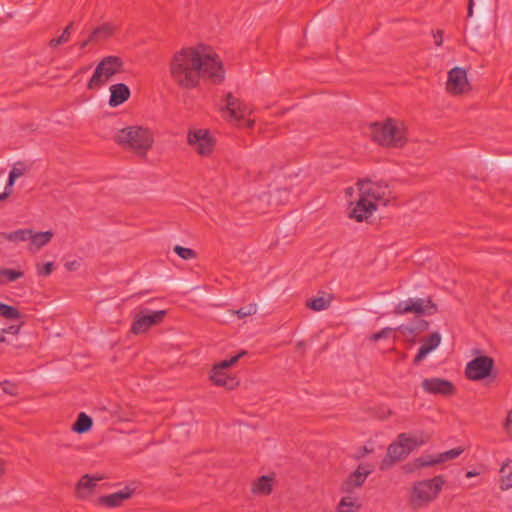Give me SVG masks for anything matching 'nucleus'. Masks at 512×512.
I'll list each match as a JSON object with an SVG mask.
<instances>
[{
	"label": "nucleus",
	"instance_id": "obj_1",
	"mask_svg": "<svg viewBox=\"0 0 512 512\" xmlns=\"http://www.w3.org/2000/svg\"><path fill=\"white\" fill-rule=\"evenodd\" d=\"M172 80L182 89L196 88L201 78H207L213 84L225 79V70L216 53L205 54L199 48H183L176 52L170 62Z\"/></svg>",
	"mask_w": 512,
	"mask_h": 512
},
{
	"label": "nucleus",
	"instance_id": "obj_2",
	"mask_svg": "<svg viewBox=\"0 0 512 512\" xmlns=\"http://www.w3.org/2000/svg\"><path fill=\"white\" fill-rule=\"evenodd\" d=\"M371 138L377 144L384 147L401 148L406 144V130L398 125L395 120L388 118L385 122H373L370 124Z\"/></svg>",
	"mask_w": 512,
	"mask_h": 512
},
{
	"label": "nucleus",
	"instance_id": "obj_3",
	"mask_svg": "<svg viewBox=\"0 0 512 512\" xmlns=\"http://www.w3.org/2000/svg\"><path fill=\"white\" fill-rule=\"evenodd\" d=\"M428 436L418 439L410 437L407 433H400L396 440L387 448V453L382 459L379 469L388 470L395 463L405 459L415 448L424 445L428 441Z\"/></svg>",
	"mask_w": 512,
	"mask_h": 512
},
{
	"label": "nucleus",
	"instance_id": "obj_4",
	"mask_svg": "<svg viewBox=\"0 0 512 512\" xmlns=\"http://www.w3.org/2000/svg\"><path fill=\"white\" fill-rule=\"evenodd\" d=\"M114 140L124 149L133 150L141 156L146 155L153 144L151 132L140 126H129L119 130L114 136Z\"/></svg>",
	"mask_w": 512,
	"mask_h": 512
},
{
	"label": "nucleus",
	"instance_id": "obj_5",
	"mask_svg": "<svg viewBox=\"0 0 512 512\" xmlns=\"http://www.w3.org/2000/svg\"><path fill=\"white\" fill-rule=\"evenodd\" d=\"M370 180H359V190L361 192L360 198L357 200L355 207L349 214V217L355 219L357 222H362L367 220L377 209V205L374 201L368 199V197L373 198L374 200H380L382 198L381 194L378 192V188H364V184H369Z\"/></svg>",
	"mask_w": 512,
	"mask_h": 512
},
{
	"label": "nucleus",
	"instance_id": "obj_6",
	"mask_svg": "<svg viewBox=\"0 0 512 512\" xmlns=\"http://www.w3.org/2000/svg\"><path fill=\"white\" fill-rule=\"evenodd\" d=\"M445 482L442 475L416 482L411 491V502L414 508L426 505L436 499Z\"/></svg>",
	"mask_w": 512,
	"mask_h": 512
},
{
	"label": "nucleus",
	"instance_id": "obj_7",
	"mask_svg": "<svg viewBox=\"0 0 512 512\" xmlns=\"http://www.w3.org/2000/svg\"><path fill=\"white\" fill-rule=\"evenodd\" d=\"M393 312L396 315L413 313L417 316H431L438 312V306L430 297L408 298L397 303Z\"/></svg>",
	"mask_w": 512,
	"mask_h": 512
},
{
	"label": "nucleus",
	"instance_id": "obj_8",
	"mask_svg": "<svg viewBox=\"0 0 512 512\" xmlns=\"http://www.w3.org/2000/svg\"><path fill=\"white\" fill-rule=\"evenodd\" d=\"M494 359L487 355L477 356L469 361L465 368V376L472 381L496 378Z\"/></svg>",
	"mask_w": 512,
	"mask_h": 512
},
{
	"label": "nucleus",
	"instance_id": "obj_9",
	"mask_svg": "<svg viewBox=\"0 0 512 512\" xmlns=\"http://www.w3.org/2000/svg\"><path fill=\"white\" fill-rule=\"evenodd\" d=\"M166 315V310L152 311L148 308H141L134 317L130 331L135 335L145 333L152 326L162 323Z\"/></svg>",
	"mask_w": 512,
	"mask_h": 512
},
{
	"label": "nucleus",
	"instance_id": "obj_10",
	"mask_svg": "<svg viewBox=\"0 0 512 512\" xmlns=\"http://www.w3.org/2000/svg\"><path fill=\"white\" fill-rule=\"evenodd\" d=\"M187 142L195 146L200 155H209L214 148L215 141L207 129L190 130L187 136Z\"/></svg>",
	"mask_w": 512,
	"mask_h": 512
},
{
	"label": "nucleus",
	"instance_id": "obj_11",
	"mask_svg": "<svg viewBox=\"0 0 512 512\" xmlns=\"http://www.w3.org/2000/svg\"><path fill=\"white\" fill-rule=\"evenodd\" d=\"M225 105L220 107V111L227 113L234 120H241L247 114L251 113L249 107L239 98L235 97L231 92L225 95Z\"/></svg>",
	"mask_w": 512,
	"mask_h": 512
},
{
	"label": "nucleus",
	"instance_id": "obj_12",
	"mask_svg": "<svg viewBox=\"0 0 512 512\" xmlns=\"http://www.w3.org/2000/svg\"><path fill=\"white\" fill-rule=\"evenodd\" d=\"M469 85L467 73L464 68L454 67L448 72L446 89L453 95H459L465 92Z\"/></svg>",
	"mask_w": 512,
	"mask_h": 512
},
{
	"label": "nucleus",
	"instance_id": "obj_13",
	"mask_svg": "<svg viewBox=\"0 0 512 512\" xmlns=\"http://www.w3.org/2000/svg\"><path fill=\"white\" fill-rule=\"evenodd\" d=\"M423 390L430 394L450 396L455 393V387L449 380L442 378H426L421 384Z\"/></svg>",
	"mask_w": 512,
	"mask_h": 512
},
{
	"label": "nucleus",
	"instance_id": "obj_14",
	"mask_svg": "<svg viewBox=\"0 0 512 512\" xmlns=\"http://www.w3.org/2000/svg\"><path fill=\"white\" fill-rule=\"evenodd\" d=\"M372 470L363 465H359L358 468L351 473L342 484V491L346 493H352L355 488L361 487L366 478L371 474Z\"/></svg>",
	"mask_w": 512,
	"mask_h": 512
},
{
	"label": "nucleus",
	"instance_id": "obj_15",
	"mask_svg": "<svg viewBox=\"0 0 512 512\" xmlns=\"http://www.w3.org/2000/svg\"><path fill=\"white\" fill-rule=\"evenodd\" d=\"M132 493L133 490L129 487H125L121 491L99 497L98 504L109 508L119 507L125 500L132 496Z\"/></svg>",
	"mask_w": 512,
	"mask_h": 512
},
{
	"label": "nucleus",
	"instance_id": "obj_16",
	"mask_svg": "<svg viewBox=\"0 0 512 512\" xmlns=\"http://www.w3.org/2000/svg\"><path fill=\"white\" fill-rule=\"evenodd\" d=\"M131 95L129 87L124 83H117L110 86L109 106L117 107L126 102Z\"/></svg>",
	"mask_w": 512,
	"mask_h": 512
},
{
	"label": "nucleus",
	"instance_id": "obj_17",
	"mask_svg": "<svg viewBox=\"0 0 512 512\" xmlns=\"http://www.w3.org/2000/svg\"><path fill=\"white\" fill-rule=\"evenodd\" d=\"M100 62H105V66L102 69V72L105 74V79H110L123 70V61L118 56H107Z\"/></svg>",
	"mask_w": 512,
	"mask_h": 512
},
{
	"label": "nucleus",
	"instance_id": "obj_18",
	"mask_svg": "<svg viewBox=\"0 0 512 512\" xmlns=\"http://www.w3.org/2000/svg\"><path fill=\"white\" fill-rule=\"evenodd\" d=\"M210 378L217 386H222L229 390L233 389L238 384L235 378L229 377L224 371L219 369L213 368Z\"/></svg>",
	"mask_w": 512,
	"mask_h": 512
},
{
	"label": "nucleus",
	"instance_id": "obj_19",
	"mask_svg": "<svg viewBox=\"0 0 512 512\" xmlns=\"http://www.w3.org/2000/svg\"><path fill=\"white\" fill-rule=\"evenodd\" d=\"M437 455H423L418 458H415L412 463L406 465V472L412 473L421 468H426L429 466L437 465Z\"/></svg>",
	"mask_w": 512,
	"mask_h": 512
},
{
	"label": "nucleus",
	"instance_id": "obj_20",
	"mask_svg": "<svg viewBox=\"0 0 512 512\" xmlns=\"http://www.w3.org/2000/svg\"><path fill=\"white\" fill-rule=\"evenodd\" d=\"M105 62H99L95 68V71L87 83V89L96 90L103 86L108 79H105V74L102 72Z\"/></svg>",
	"mask_w": 512,
	"mask_h": 512
},
{
	"label": "nucleus",
	"instance_id": "obj_21",
	"mask_svg": "<svg viewBox=\"0 0 512 512\" xmlns=\"http://www.w3.org/2000/svg\"><path fill=\"white\" fill-rule=\"evenodd\" d=\"M93 425V420L86 413L78 414L76 421L72 425V430L76 433L83 434L88 432Z\"/></svg>",
	"mask_w": 512,
	"mask_h": 512
},
{
	"label": "nucleus",
	"instance_id": "obj_22",
	"mask_svg": "<svg viewBox=\"0 0 512 512\" xmlns=\"http://www.w3.org/2000/svg\"><path fill=\"white\" fill-rule=\"evenodd\" d=\"M511 460H506L500 468V490L506 491L512 488V468H510Z\"/></svg>",
	"mask_w": 512,
	"mask_h": 512
},
{
	"label": "nucleus",
	"instance_id": "obj_23",
	"mask_svg": "<svg viewBox=\"0 0 512 512\" xmlns=\"http://www.w3.org/2000/svg\"><path fill=\"white\" fill-rule=\"evenodd\" d=\"M32 236L31 229H19L10 233L0 232V237L11 242H24L30 240Z\"/></svg>",
	"mask_w": 512,
	"mask_h": 512
},
{
	"label": "nucleus",
	"instance_id": "obj_24",
	"mask_svg": "<svg viewBox=\"0 0 512 512\" xmlns=\"http://www.w3.org/2000/svg\"><path fill=\"white\" fill-rule=\"evenodd\" d=\"M114 32V27L109 23H103L102 25L96 27L93 29V31L90 33L91 39H94L95 42L97 41H104L111 37Z\"/></svg>",
	"mask_w": 512,
	"mask_h": 512
},
{
	"label": "nucleus",
	"instance_id": "obj_25",
	"mask_svg": "<svg viewBox=\"0 0 512 512\" xmlns=\"http://www.w3.org/2000/svg\"><path fill=\"white\" fill-rule=\"evenodd\" d=\"M272 481L273 478L267 475L259 477L253 485V492L269 495L272 491Z\"/></svg>",
	"mask_w": 512,
	"mask_h": 512
},
{
	"label": "nucleus",
	"instance_id": "obj_26",
	"mask_svg": "<svg viewBox=\"0 0 512 512\" xmlns=\"http://www.w3.org/2000/svg\"><path fill=\"white\" fill-rule=\"evenodd\" d=\"M332 295L329 294L327 298L319 296L313 299H309L306 302V306L313 311H322L330 306Z\"/></svg>",
	"mask_w": 512,
	"mask_h": 512
},
{
	"label": "nucleus",
	"instance_id": "obj_27",
	"mask_svg": "<svg viewBox=\"0 0 512 512\" xmlns=\"http://www.w3.org/2000/svg\"><path fill=\"white\" fill-rule=\"evenodd\" d=\"M429 328V322L425 319H418L416 320L413 325H401L397 328V330L402 332H407L411 335L416 334L417 332H424L428 330Z\"/></svg>",
	"mask_w": 512,
	"mask_h": 512
},
{
	"label": "nucleus",
	"instance_id": "obj_28",
	"mask_svg": "<svg viewBox=\"0 0 512 512\" xmlns=\"http://www.w3.org/2000/svg\"><path fill=\"white\" fill-rule=\"evenodd\" d=\"M53 237L52 231H44V232H37L33 233L30 238L31 244L34 245L37 249L47 245Z\"/></svg>",
	"mask_w": 512,
	"mask_h": 512
},
{
	"label": "nucleus",
	"instance_id": "obj_29",
	"mask_svg": "<svg viewBox=\"0 0 512 512\" xmlns=\"http://www.w3.org/2000/svg\"><path fill=\"white\" fill-rule=\"evenodd\" d=\"M24 276V273L20 270H14L9 268L0 269V284L4 285L8 282H14Z\"/></svg>",
	"mask_w": 512,
	"mask_h": 512
},
{
	"label": "nucleus",
	"instance_id": "obj_30",
	"mask_svg": "<svg viewBox=\"0 0 512 512\" xmlns=\"http://www.w3.org/2000/svg\"><path fill=\"white\" fill-rule=\"evenodd\" d=\"M0 316L7 320H19L23 317L21 312L14 306L0 302Z\"/></svg>",
	"mask_w": 512,
	"mask_h": 512
},
{
	"label": "nucleus",
	"instance_id": "obj_31",
	"mask_svg": "<svg viewBox=\"0 0 512 512\" xmlns=\"http://www.w3.org/2000/svg\"><path fill=\"white\" fill-rule=\"evenodd\" d=\"M360 505L351 497H343L337 507V512H357Z\"/></svg>",
	"mask_w": 512,
	"mask_h": 512
},
{
	"label": "nucleus",
	"instance_id": "obj_32",
	"mask_svg": "<svg viewBox=\"0 0 512 512\" xmlns=\"http://www.w3.org/2000/svg\"><path fill=\"white\" fill-rule=\"evenodd\" d=\"M244 355H247L246 350L240 351L238 354L230 357L229 359L220 361L219 363L215 364L213 367H214V369H219V370L223 371V370L233 366L234 364H236L239 361V359H241Z\"/></svg>",
	"mask_w": 512,
	"mask_h": 512
},
{
	"label": "nucleus",
	"instance_id": "obj_33",
	"mask_svg": "<svg viewBox=\"0 0 512 512\" xmlns=\"http://www.w3.org/2000/svg\"><path fill=\"white\" fill-rule=\"evenodd\" d=\"M464 452V448L456 447L451 450L437 454L438 464L444 463L448 460H453L459 457Z\"/></svg>",
	"mask_w": 512,
	"mask_h": 512
},
{
	"label": "nucleus",
	"instance_id": "obj_34",
	"mask_svg": "<svg viewBox=\"0 0 512 512\" xmlns=\"http://www.w3.org/2000/svg\"><path fill=\"white\" fill-rule=\"evenodd\" d=\"M96 480L97 479L90 477L88 474H85L84 476L81 477L77 484L78 492L80 493L81 490H87L89 492L92 491L93 488L96 486Z\"/></svg>",
	"mask_w": 512,
	"mask_h": 512
},
{
	"label": "nucleus",
	"instance_id": "obj_35",
	"mask_svg": "<svg viewBox=\"0 0 512 512\" xmlns=\"http://www.w3.org/2000/svg\"><path fill=\"white\" fill-rule=\"evenodd\" d=\"M441 342V335L438 332L431 333L424 341L423 345L429 350H435Z\"/></svg>",
	"mask_w": 512,
	"mask_h": 512
},
{
	"label": "nucleus",
	"instance_id": "obj_36",
	"mask_svg": "<svg viewBox=\"0 0 512 512\" xmlns=\"http://www.w3.org/2000/svg\"><path fill=\"white\" fill-rule=\"evenodd\" d=\"M173 251L182 259L190 260L196 257V252L191 248H186L180 245H176L173 248Z\"/></svg>",
	"mask_w": 512,
	"mask_h": 512
},
{
	"label": "nucleus",
	"instance_id": "obj_37",
	"mask_svg": "<svg viewBox=\"0 0 512 512\" xmlns=\"http://www.w3.org/2000/svg\"><path fill=\"white\" fill-rule=\"evenodd\" d=\"M257 312V306L256 304H249L245 307H241L240 309L235 311V314L238 316L239 319L245 318L247 316H251L256 314Z\"/></svg>",
	"mask_w": 512,
	"mask_h": 512
},
{
	"label": "nucleus",
	"instance_id": "obj_38",
	"mask_svg": "<svg viewBox=\"0 0 512 512\" xmlns=\"http://www.w3.org/2000/svg\"><path fill=\"white\" fill-rule=\"evenodd\" d=\"M395 329L391 328V327H385L383 328L382 330H380L379 332L377 333H374L372 334L369 339L370 341L372 342H377L381 339H387L390 337L391 333L394 331Z\"/></svg>",
	"mask_w": 512,
	"mask_h": 512
},
{
	"label": "nucleus",
	"instance_id": "obj_39",
	"mask_svg": "<svg viewBox=\"0 0 512 512\" xmlns=\"http://www.w3.org/2000/svg\"><path fill=\"white\" fill-rule=\"evenodd\" d=\"M27 170L28 166L24 162L18 161L14 164V166L10 170V173L16 178H19L23 176Z\"/></svg>",
	"mask_w": 512,
	"mask_h": 512
},
{
	"label": "nucleus",
	"instance_id": "obj_40",
	"mask_svg": "<svg viewBox=\"0 0 512 512\" xmlns=\"http://www.w3.org/2000/svg\"><path fill=\"white\" fill-rule=\"evenodd\" d=\"M1 389L4 393L11 396L17 395V385L9 380H4L0 383Z\"/></svg>",
	"mask_w": 512,
	"mask_h": 512
},
{
	"label": "nucleus",
	"instance_id": "obj_41",
	"mask_svg": "<svg viewBox=\"0 0 512 512\" xmlns=\"http://www.w3.org/2000/svg\"><path fill=\"white\" fill-rule=\"evenodd\" d=\"M18 178H16L15 176H13L10 172H9V176H8V180H7V183H6V186H5V190L3 193L0 194V201H3L5 199H7L9 197V195L11 194V188L13 187L15 181L17 180Z\"/></svg>",
	"mask_w": 512,
	"mask_h": 512
},
{
	"label": "nucleus",
	"instance_id": "obj_42",
	"mask_svg": "<svg viewBox=\"0 0 512 512\" xmlns=\"http://www.w3.org/2000/svg\"><path fill=\"white\" fill-rule=\"evenodd\" d=\"M431 351H429L423 344L419 347L418 349V352L416 354V356L414 357L413 359V364L414 365H419L424 359L425 357L430 353Z\"/></svg>",
	"mask_w": 512,
	"mask_h": 512
},
{
	"label": "nucleus",
	"instance_id": "obj_43",
	"mask_svg": "<svg viewBox=\"0 0 512 512\" xmlns=\"http://www.w3.org/2000/svg\"><path fill=\"white\" fill-rule=\"evenodd\" d=\"M53 268H54L53 262H46L45 264L42 265V267L40 269H38V274L41 276L47 277L52 273Z\"/></svg>",
	"mask_w": 512,
	"mask_h": 512
},
{
	"label": "nucleus",
	"instance_id": "obj_44",
	"mask_svg": "<svg viewBox=\"0 0 512 512\" xmlns=\"http://www.w3.org/2000/svg\"><path fill=\"white\" fill-rule=\"evenodd\" d=\"M22 325H23V322H21L19 325H10L9 327L2 329L1 332L3 334L17 335V334H19Z\"/></svg>",
	"mask_w": 512,
	"mask_h": 512
},
{
	"label": "nucleus",
	"instance_id": "obj_45",
	"mask_svg": "<svg viewBox=\"0 0 512 512\" xmlns=\"http://www.w3.org/2000/svg\"><path fill=\"white\" fill-rule=\"evenodd\" d=\"M64 266L68 271H75L80 267V263L77 260H73L66 262Z\"/></svg>",
	"mask_w": 512,
	"mask_h": 512
},
{
	"label": "nucleus",
	"instance_id": "obj_46",
	"mask_svg": "<svg viewBox=\"0 0 512 512\" xmlns=\"http://www.w3.org/2000/svg\"><path fill=\"white\" fill-rule=\"evenodd\" d=\"M434 43L436 46H441L443 43V31L437 30V32L433 35Z\"/></svg>",
	"mask_w": 512,
	"mask_h": 512
},
{
	"label": "nucleus",
	"instance_id": "obj_47",
	"mask_svg": "<svg viewBox=\"0 0 512 512\" xmlns=\"http://www.w3.org/2000/svg\"><path fill=\"white\" fill-rule=\"evenodd\" d=\"M505 427H506L508 433L512 436V410L508 413Z\"/></svg>",
	"mask_w": 512,
	"mask_h": 512
},
{
	"label": "nucleus",
	"instance_id": "obj_48",
	"mask_svg": "<svg viewBox=\"0 0 512 512\" xmlns=\"http://www.w3.org/2000/svg\"><path fill=\"white\" fill-rule=\"evenodd\" d=\"M62 44H64V43L62 42L60 37L52 38L48 43L50 48H56L57 46L62 45Z\"/></svg>",
	"mask_w": 512,
	"mask_h": 512
},
{
	"label": "nucleus",
	"instance_id": "obj_49",
	"mask_svg": "<svg viewBox=\"0 0 512 512\" xmlns=\"http://www.w3.org/2000/svg\"><path fill=\"white\" fill-rule=\"evenodd\" d=\"M62 42L65 44L69 41L71 34H69L68 30H63L62 34L59 36Z\"/></svg>",
	"mask_w": 512,
	"mask_h": 512
},
{
	"label": "nucleus",
	"instance_id": "obj_50",
	"mask_svg": "<svg viewBox=\"0 0 512 512\" xmlns=\"http://www.w3.org/2000/svg\"><path fill=\"white\" fill-rule=\"evenodd\" d=\"M473 6H474V0H469L468 8H467V16L468 17H471L473 15Z\"/></svg>",
	"mask_w": 512,
	"mask_h": 512
},
{
	"label": "nucleus",
	"instance_id": "obj_51",
	"mask_svg": "<svg viewBox=\"0 0 512 512\" xmlns=\"http://www.w3.org/2000/svg\"><path fill=\"white\" fill-rule=\"evenodd\" d=\"M93 42H95L94 39H91V35H89L85 41L80 43V49H84L85 47L88 46V44L93 43Z\"/></svg>",
	"mask_w": 512,
	"mask_h": 512
},
{
	"label": "nucleus",
	"instance_id": "obj_52",
	"mask_svg": "<svg viewBox=\"0 0 512 512\" xmlns=\"http://www.w3.org/2000/svg\"><path fill=\"white\" fill-rule=\"evenodd\" d=\"M370 452L371 450H369L366 446H363L360 448L359 455L357 456V458L363 457Z\"/></svg>",
	"mask_w": 512,
	"mask_h": 512
},
{
	"label": "nucleus",
	"instance_id": "obj_53",
	"mask_svg": "<svg viewBox=\"0 0 512 512\" xmlns=\"http://www.w3.org/2000/svg\"><path fill=\"white\" fill-rule=\"evenodd\" d=\"M74 24V21L69 22V24L65 27L64 30H68L69 34H72V32L74 31Z\"/></svg>",
	"mask_w": 512,
	"mask_h": 512
},
{
	"label": "nucleus",
	"instance_id": "obj_54",
	"mask_svg": "<svg viewBox=\"0 0 512 512\" xmlns=\"http://www.w3.org/2000/svg\"><path fill=\"white\" fill-rule=\"evenodd\" d=\"M476 475H478V473L475 472V471H467L466 472V478H472V477H474Z\"/></svg>",
	"mask_w": 512,
	"mask_h": 512
},
{
	"label": "nucleus",
	"instance_id": "obj_55",
	"mask_svg": "<svg viewBox=\"0 0 512 512\" xmlns=\"http://www.w3.org/2000/svg\"><path fill=\"white\" fill-rule=\"evenodd\" d=\"M4 472L3 461L0 459V475Z\"/></svg>",
	"mask_w": 512,
	"mask_h": 512
},
{
	"label": "nucleus",
	"instance_id": "obj_56",
	"mask_svg": "<svg viewBox=\"0 0 512 512\" xmlns=\"http://www.w3.org/2000/svg\"><path fill=\"white\" fill-rule=\"evenodd\" d=\"M5 341H6V338H5L3 335H1V336H0V343H3V342H5Z\"/></svg>",
	"mask_w": 512,
	"mask_h": 512
}]
</instances>
